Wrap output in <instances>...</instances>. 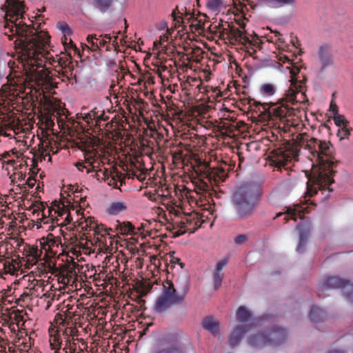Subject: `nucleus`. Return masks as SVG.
<instances>
[{"mask_svg": "<svg viewBox=\"0 0 353 353\" xmlns=\"http://www.w3.org/2000/svg\"><path fill=\"white\" fill-rule=\"evenodd\" d=\"M16 27L13 32L8 35L9 40H12L14 37L16 47L20 49L22 63L26 73L31 79H34L38 84L45 85L46 89L57 88V83L52 78V74L46 63L61 67V71H58L59 77H66L70 79L68 74V68L72 69V57L64 55L63 57H53L46 50L50 42V35L47 32L38 31L33 26V22L28 25L26 23L15 24Z\"/></svg>", "mask_w": 353, "mask_h": 353, "instance_id": "nucleus-1", "label": "nucleus"}, {"mask_svg": "<svg viewBox=\"0 0 353 353\" xmlns=\"http://www.w3.org/2000/svg\"><path fill=\"white\" fill-rule=\"evenodd\" d=\"M299 72V68H296V72L294 70L291 71L290 86L279 105L276 106L274 105L270 107L267 103H261L250 97L242 99L243 104H248L251 108L255 107L259 108L260 112L259 117L263 121H276L277 120L285 121L286 117L295 116L297 109L290 107L288 103L294 105L298 103L307 101L305 89L306 79L303 77L302 80H298L296 78V75Z\"/></svg>", "mask_w": 353, "mask_h": 353, "instance_id": "nucleus-2", "label": "nucleus"}, {"mask_svg": "<svg viewBox=\"0 0 353 353\" xmlns=\"http://www.w3.org/2000/svg\"><path fill=\"white\" fill-rule=\"evenodd\" d=\"M303 145L307 149L313 158L315 159L316 165L312 166V179L314 183L319 190L327 189L332 192L330 188L334 183L333 176L334 171V148L330 141H322L316 138H311Z\"/></svg>", "mask_w": 353, "mask_h": 353, "instance_id": "nucleus-3", "label": "nucleus"}, {"mask_svg": "<svg viewBox=\"0 0 353 353\" xmlns=\"http://www.w3.org/2000/svg\"><path fill=\"white\" fill-rule=\"evenodd\" d=\"M260 194L256 186L244 183L236 187L230 198V204L234 217L238 221H245L256 212Z\"/></svg>", "mask_w": 353, "mask_h": 353, "instance_id": "nucleus-4", "label": "nucleus"}, {"mask_svg": "<svg viewBox=\"0 0 353 353\" xmlns=\"http://www.w3.org/2000/svg\"><path fill=\"white\" fill-rule=\"evenodd\" d=\"M239 25L241 29L226 23L220 31L221 35L232 45L242 46V48L245 49L246 54L254 57V54L256 52V48H261L263 42L256 34L250 35V37H248L247 32L243 30L245 28L244 23Z\"/></svg>", "mask_w": 353, "mask_h": 353, "instance_id": "nucleus-5", "label": "nucleus"}, {"mask_svg": "<svg viewBox=\"0 0 353 353\" xmlns=\"http://www.w3.org/2000/svg\"><path fill=\"white\" fill-rule=\"evenodd\" d=\"M189 291V287L186 285L181 292H177L173 283L166 280L163 283L161 294L157 299L154 310L157 313H162L167 311L173 305L182 304L186 294Z\"/></svg>", "mask_w": 353, "mask_h": 353, "instance_id": "nucleus-6", "label": "nucleus"}, {"mask_svg": "<svg viewBox=\"0 0 353 353\" xmlns=\"http://www.w3.org/2000/svg\"><path fill=\"white\" fill-rule=\"evenodd\" d=\"M8 81L0 89V114L10 110L12 101L26 90V80L21 77L11 78L8 77Z\"/></svg>", "mask_w": 353, "mask_h": 353, "instance_id": "nucleus-7", "label": "nucleus"}, {"mask_svg": "<svg viewBox=\"0 0 353 353\" xmlns=\"http://www.w3.org/2000/svg\"><path fill=\"white\" fill-rule=\"evenodd\" d=\"M287 339L286 331L279 327L274 326L271 330L250 336L248 343L254 348H262L268 345H279Z\"/></svg>", "mask_w": 353, "mask_h": 353, "instance_id": "nucleus-8", "label": "nucleus"}, {"mask_svg": "<svg viewBox=\"0 0 353 353\" xmlns=\"http://www.w3.org/2000/svg\"><path fill=\"white\" fill-rule=\"evenodd\" d=\"M6 5L4 6L6 11L5 28L9 29V32H13L15 29V24L24 23L22 20L26 12V7L23 1L21 0H6Z\"/></svg>", "mask_w": 353, "mask_h": 353, "instance_id": "nucleus-9", "label": "nucleus"}, {"mask_svg": "<svg viewBox=\"0 0 353 353\" xmlns=\"http://www.w3.org/2000/svg\"><path fill=\"white\" fill-rule=\"evenodd\" d=\"M345 289L344 296L347 301L353 303V284L349 280L343 279L339 276H326L318 285L317 295L319 297H323L321 293L330 289Z\"/></svg>", "mask_w": 353, "mask_h": 353, "instance_id": "nucleus-10", "label": "nucleus"}, {"mask_svg": "<svg viewBox=\"0 0 353 353\" xmlns=\"http://www.w3.org/2000/svg\"><path fill=\"white\" fill-rule=\"evenodd\" d=\"M79 148L84 152L85 163H88V165H85L83 162H77L76 167L79 171L86 169L88 174L94 171V168L100 165L99 159L101 155L97 149L94 148V145L87 143H82Z\"/></svg>", "mask_w": 353, "mask_h": 353, "instance_id": "nucleus-11", "label": "nucleus"}, {"mask_svg": "<svg viewBox=\"0 0 353 353\" xmlns=\"http://www.w3.org/2000/svg\"><path fill=\"white\" fill-rule=\"evenodd\" d=\"M108 119V117L104 116V112H101L97 110V108H93L90 112L88 113H79L77 114V120L74 119H70L68 122L73 126L75 123H77V126L81 125L80 120L84 121L87 125L90 127L94 126L96 128H101L103 125V122H105Z\"/></svg>", "mask_w": 353, "mask_h": 353, "instance_id": "nucleus-12", "label": "nucleus"}, {"mask_svg": "<svg viewBox=\"0 0 353 353\" xmlns=\"http://www.w3.org/2000/svg\"><path fill=\"white\" fill-rule=\"evenodd\" d=\"M55 320L59 325V332H60L61 338L65 342V346L68 341H70L72 338L79 336V331L77 327L72 325L70 317L68 319L67 316L63 318L61 314H57Z\"/></svg>", "mask_w": 353, "mask_h": 353, "instance_id": "nucleus-13", "label": "nucleus"}, {"mask_svg": "<svg viewBox=\"0 0 353 353\" xmlns=\"http://www.w3.org/2000/svg\"><path fill=\"white\" fill-rule=\"evenodd\" d=\"M203 223L201 216L199 213L192 212L185 215L179 223V230L177 231V236L182 235L185 232L194 233L199 228Z\"/></svg>", "mask_w": 353, "mask_h": 353, "instance_id": "nucleus-14", "label": "nucleus"}, {"mask_svg": "<svg viewBox=\"0 0 353 353\" xmlns=\"http://www.w3.org/2000/svg\"><path fill=\"white\" fill-rule=\"evenodd\" d=\"M201 176L206 186H208V183L210 185H216L225 181L228 176V173L223 168H205Z\"/></svg>", "mask_w": 353, "mask_h": 353, "instance_id": "nucleus-15", "label": "nucleus"}, {"mask_svg": "<svg viewBox=\"0 0 353 353\" xmlns=\"http://www.w3.org/2000/svg\"><path fill=\"white\" fill-rule=\"evenodd\" d=\"M298 156L299 150L297 149L290 150L277 148L271 152L270 158L275 166L281 167L285 165L292 159L296 160Z\"/></svg>", "mask_w": 353, "mask_h": 353, "instance_id": "nucleus-16", "label": "nucleus"}, {"mask_svg": "<svg viewBox=\"0 0 353 353\" xmlns=\"http://www.w3.org/2000/svg\"><path fill=\"white\" fill-rule=\"evenodd\" d=\"M317 58L321 72H324L328 68L332 67L334 62L331 45L324 43L320 46L317 50Z\"/></svg>", "mask_w": 353, "mask_h": 353, "instance_id": "nucleus-17", "label": "nucleus"}, {"mask_svg": "<svg viewBox=\"0 0 353 353\" xmlns=\"http://www.w3.org/2000/svg\"><path fill=\"white\" fill-rule=\"evenodd\" d=\"M102 35L97 37V34L88 35L86 39L88 43V48L92 51H97L101 48L106 46V51H110L112 48L110 46H107V44L110 43L112 37L108 34H105L102 39H100Z\"/></svg>", "mask_w": 353, "mask_h": 353, "instance_id": "nucleus-18", "label": "nucleus"}, {"mask_svg": "<svg viewBox=\"0 0 353 353\" xmlns=\"http://www.w3.org/2000/svg\"><path fill=\"white\" fill-rule=\"evenodd\" d=\"M54 205L52 207H48L47 209L44 208L42 210V216L43 217H46V211L48 214V216L51 217V219L54 221V216L57 219L56 223L59 225V219L57 217H61L63 215H65L69 209L68 208L67 205H65L63 203L57 202L55 201L53 202Z\"/></svg>", "mask_w": 353, "mask_h": 353, "instance_id": "nucleus-19", "label": "nucleus"}, {"mask_svg": "<svg viewBox=\"0 0 353 353\" xmlns=\"http://www.w3.org/2000/svg\"><path fill=\"white\" fill-rule=\"evenodd\" d=\"M83 229L88 230H93L94 235L97 236V239H99V236H103L105 234H108L109 230H112L111 228H107L103 225H98L94 218L88 217L86 219V224L82 227Z\"/></svg>", "mask_w": 353, "mask_h": 353, "instance_id": "nucleus-20", "label": "nucleus"}, {"mask_svg": "<svg viewBox=\"0 0 353 353\" xmlns=\"http://www.w3.org/2000/svg\"><path fill=\"white\" fill-rule=\"evenodd\" d=\"M248 331V325H238L229 336L228 343L231 347L238 345L243 338L244 334Z\"/></svg>", "mask_w": 353, "mask_h": 353, "instance_id": "nucleus-21", "label": "nucleus"}, {"mask_svg": "<svg viewBox=\"0 0 353 353\" xmlns=\"http://www.w3.org/2000/svg\"><path fill=\"white\" fill-rule=\"evenodd\" d=\"M297 230L299 231V241L296 247V252L302 253L303 248L307 244V239L310 234V228L306 224H299Z\"/></svg>", "mask_w": 353, "mask_h": 353, "instance_id": "nucleus-22", "label": "nucleus"}, {"mask_svg": "<svg viewBox=\"0 0 353 353\" xmlns=\"http://www.w3.org/2000/svg\"><path fill=\"white\" fill-rule=\"evenodd\" d=\"M48 332L50 334V345L52 350H55L54 353H58V350L61 349L63 343L60 332H59V327L57 329L50 327Z\"/></svg>", "mask_w": 353, "mask_h": 353, "instance_id": "nucleus-23", "label": "nucleus"}, {"mask_svg": "<svg viewBox=\"0 0 353 353\" xmlns=\"http://www.w3.org/2000/svg\"><path fill=\"white\" fill-rule=\"evenodd\" d=\"M85 346L86 343L83 339L75 336L72 338L70 341L67 342V345L63 348V350L65 353H74L77 348L82 351Z\"/></svg>", "mask_w": 353, "mask_h": 353, "instance_id": "nucleus-24", "label": "nucleus"}, {"mask_svg": "<svg viewBox=\"0 0 353 353\" xmlns=\"http://www.w3.org/2000/svg\"><path fill=\"white\" fill-rule=\"evenodd\" d=\"M152 353H186V351L182 344L179 342H173L164 347L155 349Z\"/></svg>", "mask_w": 353, "mask_h": 353, "instance_id": "nucleus-25", "label": "nucleus"}, {"mask_svg": "<svg viewBox=\"0 0 353 353\" xmlns=\"http://www.w3.org/2000/svg\"><path fill=\"white\" fill-rule=\"evenodd\" d=\"M125 176H123L122 173L117 170H114L113 172H111L110 175L107 176L105 181L109 185L112 186L116 189H119L120 187L118 186V183H120V186L125 184Z\"/></svg>", "mask_w": 353, "mask_h": 353, "instance_id": "nucleus-26", "label": "nucleus"}, {"mask_svg": "<svg viewBox=\"0 0 353 353\" xmlns=\"http://www.w3.org/2000/svg\"><path fill=\"white\" fill-rule=\"evenodd\" d=\"M115 230L122 235L137 234V232H135V227L129 221L120 222L117 221L115 225Z\"/></svg>", "mask_w": 353, "mask_h": 353, "instance_id": "nucleus-27", "label": "nucleus"}, {"mask_svg": "<svg viewBox=\"0 0 353 353\" xmlns=\"http://www.w3.org/2000/svg\"><path fill=\"white\" fill-rule=\"evenodd\" d=\"M44 281L41 280L33 279L31 283H30L27 288L30 291V295H32L33 297H39L41 292L44 290Z\"/></svg>", "mask_w": 353, "mask_h": 353, "instance_id": "nucleus-28", "label": "nucleus"}, {"mask_svg": "<svg viewBox=\"0 0 353 353\" xmlns=\"http://www.w3.org/2000/svg\"><path fill=\"white\" fill-rule=\"evenodd\" d=\"M202 326L204 329L210 331L213 335L219 332V323L212 316H208L202 321Z\"/></svg>", "mask_w": 353, "mask_h": 353, "instance_id": "nucleus-29", "label": "nucleus"}, {"mask_svg": "<svg viewBox=\"0 0 353 353\" xmlns=\"http://www.w3.org/2000/svg\"><path fill=\"white\" fill-rule=\"evenodd\" d=\"M325 316L326 314L323 310L316 306L312 307L309 314V319L311 321L314 323H319L324 321Z\"/></svg>", "mask_w": 353, "mask_h": 353, "instance_id": "nucleus-30", "label": "nucleus"}, {"mask_svg": "<svg viewBox=\"0 0 353 353\" xmlns=\"http://www.w3.org/2000/svg\"><path fill=\"white\" fill-rule=\"evenodd\" d=\"M259 1L272 8H278L293 4L295 0H259Z\"/></svg>", "mask_w": 353, "mask_h": 353, "instance_id": "nucleus-31", "label": "nucleus"}, {"mask_svg": "<svg viewBox=\"0 0 353 353\" xmlns=\"http://www.w3.org/2000/svg\"><path fill=\"white\" fill-rule=\"evenodd\" d=\"M236 316L237 321L241 323L248 322L252 318V314L244 306L239 307Z\"/></svg>", "mask_w": 353, "mask_h": 353, "instance_id": "nucleus-32", "label": "nucleus"}, {"mask_svg": "<svg viewBox=\"0 0 353 353\" xmlns=\"http://www.w3.org/2000/svg\"><path fill=\"white\" fill-rule=\"evenodd\" d=\"M41 252L37 247L28 246L27 250V256L29 257L28 261L31 263V265L36 264L40 259V253Z\"/></svg>", "mask_w": 353, "mask_h": 353, "instance_id": "nucleus-33", "label": "nucleus"}, {"mask_svg": "<svg viewBox=\"0 0 353 353\" xmlns=\"http://www.w3.org/2000/svg\"><path fill=\"white\" fill-rule=\"evenodd\" d=\"M113 0H93V6L101 12L108 11L112 6Z\"/></svg>", "mask_w": 353, "mask_h": 353, "instance_id": "nucleus-34", "label": "nucleus"}, {"mask_svg": "<svg viewBox=\"0 0 353 353\" xmlns=\"http://www.w3.org/2000/svg\"><path fill=\"white\" fill-rule=\"evenodd\" d=\"M276 90V85L270 83H263L259 88V92L265 97L273 96L275 94Z\"/></svg>", "mask_w": 353, "mask_h": 353, "instance_id": "nucleus-35", "label": "nucleus"}, {"mask_svg": "<svg viewBox=\"0 0 353 353\" xmlns=\"http://www.w3.org/2000/svg\"><path fill=\"white\" fill-rule=\"evenodd\" d=\"M307 208L302 206H296L294 209L288 208L287 210V214L288 216H290L291 219L294 221L297 220L296 214L298 213L300 219H303V214L308 213L309 211L307 210Z\"/></svg>", "mask_w": 353, "mask_h": 353, "instance_id": "nucleus-36", "label": "nucleus"}, {"mask_svg": "<svg viewBox=\"0 0 353 353\" xmlns=\"http://www.w3.org/2000/svg\"><path fill=\"white\" fill-rule=\"evenodd\" d=\"M127 206L124 202H114L110 204L108 212L110 214L117 215L120 212L125 210Z\"/></svg>", "mask_w": 353, "mask_h": 353, "instance_id": "nucleus-37", "label": "nucleus"}, {"mask_svg": "<svg viewBox=\"0 0 353 353\" xmlns=\"http://www.w3.org/2000/svg\"><path fill=\"white\" fill-rule=\"evenodd\" d=\"M41 248L46 250H47L46 245H48L49 248H50L51 246H53L54 245H57L58 240L55 239V237L54 236L53 234H49L47 236L46 241L43 242H41Z\"/></svg>", "mask_w": 353, "mask_h": 353, "instance_id": "nucleus-38", "label": "nucleus"}, {"mask_svg": "<svg viewBox=\"0 0 353 353\" xmlns=\"http://www.w3.org/2000/svg\"><path fill=\"white\" fill-rule=\"evenodd\" d=\"M223 6L222 0H208L207 3L208 8L212 12H219Z\"/></svg>", "mask_w": 353, "mask_h": 353, "instance_id": "nucleus-39", "label": "nucleus"}, {"mask_svg": "<svg viewBox=\"0 0 353 353\" xmlns=\"http://www.w3.org/2000/svg\"><path fill=\"white\" fill-rule=\"evenodd\" d=\"M333 120L334 123L339 126V128L347 126L349 124V121L345 119V116L343 114H335L333 116Z\"/></svg>", "mask_w": 353, "mask_h": 353, "instance_id": "nucleus-40", "label": "nucleus"}, {"mask_svg": "<svg viewBox=\"0 0 353 353\" xmlns=\"http://www.w3.org/2000/svg\"><path fill=\"white\" fill-rule=\"evenodd\" d=\"M223 276V273L214 270L212 277L215 290H218L221 286Z\"/></svg>", "mask_w": 353, "mask_h": 353, "instance_id": "nucleus-41", "label": "nucleus"}, {"mask_svg": "<svg viewBox=\"0 0 353 353\" xmlns=\"http://www.w3.org/2000/svg\"><path fill=\"white\" fill-rule=\"evenodd\" d=\"M3 270L6 274H14L17 271V267L13 263V261H6L3 263Z\"/></svg>", "mask_w": 353, "mask_h": 353, "instance_id": "nucleus-42", "label": "nucleus"}, {"mask_svg": "<svg viewBox=\"0 0 353 353\" xmlns=\"http://www.w3.org/2000/svg\"><path fill=\"white\" fill-rule=\"evenodd\" d=\"M57 28L62 31V32L64 34L65 36V43H66V36L70 35L72 34L71 29L70 28L69 26L67 24V23L64 21H59L57 23Z\"/></svg>", "mask_w": 353, "mask_h": 353, "instance_id": "nucleus-43", "label": "nucleus"}, {"mask_svg": "<svg viewBox=\"0 0 353 353\" xmlns=\"http://www.w3.org/2000/svg\"><path fill=\"white\" fill-rule=\"evenodd\" d=\"M352 130V128H348L347 126L339 128L337 136L340 139H347L350 137Z\"/></svg>", "mask_w": 353, "mask_h": 353, "instance_id": "nucleus-44", "label": "nucleus"}, {"mask_svg": "<svg viewBox=\"0 0 353 353\" xmlns=\"http://www.w3.org/2000/svg\"><path fill=\"white\" fill-rule=\"evenodd\" d=\"M32 298L34 297L32 296V295H30V290H28V288L26 287L24 289L23 293L20 295L19 301H22L23 303H28L32 299Z\"/></svg>", "mask_w": 353, "mask_h": 353, "instance_id": "nucleus-45", "label": "nucleus"}, {"mask_svg": "<svg viewBox=\"0 0 353 353\" xmlns=\"http://www.w3.org/2000/svg\"><path fill=\"white\" fill-rule=\"evenodd\" d=\"M56 296V293L54 290L48 291L45 293H43L41 298H44L46 299H48L47 301V307H49L51 305V301L54 300Z\"/></svg>", "mask_w": 353, "mask_h": 353, "instance_id": "nucleus-46", "label": "nucleus"}, {"mask_svg": "<svg viewBox=\"0 0 353 353\" xmlns=\"http://www.w3.org/2000/svg\"><path fill=\"white\" fill-rule=\"evenodd\" d=\"M145 137L153 138L156 141L163 138V134L159 133L156 130H150L149 132H145Z\"/></svg>", "mask_w": 353, "mask_h": 353, "instance_id": "nucleus-47", "label": "nucleus"}, {"mask_svg": "<svg viewBox=\"0 0 353 353\" xmlns=\"http://www.w3.org/2000/svg\"><path fill=\"white\" fill-rule=\"evenodd\" d=\"M35 183H36V179H34V177L30 176L27 179L25 184H22L21 185H19V187L20 188V189L21 190H23V189H26V185H28L30 188H32L34 186Z\"/></svg>", "mask_w": 353, "mask_h": 353, "instance_id": "nucleus-48", "label": "nucleus"}, {"mask_svg": "<svg viewBox=\"0 0 353 353\" xmlns=\"http://www.w3.org/2000/svg\"><path fill=\"white\" fill-rule=\"evenodd\" d=\"M248 239V236L247 234H240V235H238L235 239H234V243L236 244V245H241V244H243L244 243H245Z\"/></svg>", "mask_w": 353, "mask_h": 353, "instance_id": "nucleus-49", "label": "nucleus"}, {"mask_svg": "<svg viewBox=\"0 0 353 353\" xmlns=\"http://www.w3.org/2000/svg\"><path fill=\"white\" fill-rule=\"evenodd\" d=\"M227 263H228V260L226 259H223L221 260L220 261H219L216 263L214 270L221 272L222 270L227 265Z\"/></svg>", "mask_w": 353, "mask_h": 353, "instance_id": "nucleus-50", "label": "nucleus"}, {"mask_svg": "<svg viewBox=\"0 0 353 353\" xmlns=\"http://www.w3.org/2000/svg\"><path fill=\"white\" fill-rule=\"evenodd\" d=\"M172 15L174 18V21L179 22V19L182 20L181 13L178 10V8L176 7L172 13Z\"/></svg>", "mask_w": 353, "mask_h": 353, "instance_id": "nucleus-51", "label": "nucleus"}, {"mask_svg": "<svg viewBox=\"0 0 353 353\" xmlns=\"http://www.w3.org/2000/svg\"><path fill=\"white\" fill-rule=\"evenodd\" d=\"M65 217L64 219V221L60 223V225H68L71 223L72 221V218L70 215V211L68 210V212L65 214Z\"/></svg>", "mask_w": 353, "mask_h": 353, "instance_id": "nucleus-52", "label": "nucleus"}, {"mask_svg": "<svg viewBox=\"0 0 353 353\" xmlns=\"http://www.w3.org/2000/svg\"><path fill=\"white\" fill-rule=\"evenodd\" d=\"M118 36L112 37V39L110 41V43H112V46H113L114 50H117L119 48V44L117 42Z\"/></svg>", "mask_w": 353, "mask_h": 353, "instance_id": "nucleus-53", "label": "nucleus"}, {"mask_svg": "<svg viewBox=\"0 0 353 353\" xmlns=\"http://www.w3.org/2000/svg\"><path fill=\"white\" fill-rule=\"evenodd\" d=\"M141 143L143 145H145V146H148V147H151L152 148L153 147V145H154V143L149 141L146 137L143 138L142 141H141Z\"/></svg>", "mask_w": 353, "mask_h": 353, "instance_id": "nucleus-54", "label": "nucleus"}, {"mask_svg": "<svg viewBox=\"0 0 353 353\" xmlns=\"http://www.w3.org/2000/svg\"><path fill=\"white\" fill-rule=\"evenodd\" d=\"M317 193V190L316 188H314V190H313L312 188H310L308 187L307 188V192H306V194L309 196H312L314 194H316Z\"/></svg>", "mask_w": 353, "mask_h": 353, "instance_id": "nucleus-55", "label": "nucleus"}, {"mask_svg": "<svg viewBox=\"0 0 353 353\" xmlns=\"http://www.w3.org/2000/svg\"><path fill=\"white\" fill-rule=\"evenodd\" d=\"M279 59L283 63H292V60L286 55H281Z\"/></svg>", "mask_w": 353, "mask_h": 353, "instance_id": "nucleus-56", "label": "nucleus"}, {"mask_svg": "<svg viewBox=\"0 0 353 353\" xmlns=\"http://www.w3.org/2000/svg\"><path fill=\"white\" fill-rule=\"evenodd\" d=\"M330 110L333 112L334 115L335 114H339L338 113V108L336 104L331 103V104L330 105Z\"/></svg>", "mask_w": 353, "mask_h": 353, "instance_id": "nucleus-57", "label": "nucleus"}, {"mask_svg": "<svg viewBox=\"0 0 353 353\" xmlns=\"http://www.w3.org/2000/svg\"><path fill=\"white\" fill-rule=\"evenodd\" d=\"M161 192H162L161 196L165 198H168L170 194V192L168 188H165V190L162 189Z\"/></svg>", "mask_w": 353, "mask_h": 353, "instance_id": "nucleus-58", "label": "nucleus"}, {"mask_svg": "<svg viewBox=\"0 0 353 353\" xmlns=\"http://www.w3.org/2000/svg\"><path fill=\"white\" fill-rule=\"evenodd\" d=\"M171 263H179L181 266V268H183L184 265V263L180 262V259L179 258L174 257V256H172V258L171 259Z\"/></svg>", "mask_w": 353, "mask_h": 353, "instance_id": "nucleus-59", "label": "nucleus"}, {"mask_svg": "<svg viewBox=\"0 0 353 353\" xmlns=\"http://www.w3.org/2000/svg\"><path fill=\"white\" fill-rule=\"evenodd\" d=\"M106 65L108 67H114L117 65V63L114 59H108L107 61Z\"/></svg>", "mask_w": 353, "mask_h": 353, "instance_id": "nucleus-60", "label": "nucleus"}, {"mask_svg": "<svg viewBox=\"0 0 353 353\" xmlns=\"http://www.w3.org/2000/svg\"><path fill=\"white\" fill-rule=\"evenodd\" d=\"M17 179L19 181H23L25 179L26 175L25 174H23L22 172H18L17 174Z\"/></svg>", "mask_w": 353, "mask_h": 353, "instance_id": "nucleus-61", "label": "nucleus"}, {"mask_svg": "<svg viewBox=\"0 0 353 353\" xmlns=\"http://www.w3.org/2000/svg\"><path fill=\"white\" fill-rule=\"evenodd\" d=\"M0 156H1L0 160L6 159H8V157H10V154L8 152H5L2 154H1Z\"/></svg>", "mask_w": 353, "mask_h": 353, "instance_id": "nucleus-62", "label": "nucleus"}, {"mask_svg": "<svg viewBox=\"0 0 353 353\" xmlns=\"http://www.w3.org/2000/svg\"><path fill=\"white\" fill-rule=\"evenodd\" d=\"M137 177L139 181H142L145 179L144 174L143 173L140 174L139 176H137Z\"/></svg>", "mask_w": 353, "mask_h": 353, "instance_id": "nucleus-63", "label": "nucleus"}, {"mask_svg": "<svg viewBox=\"0 0 353 353\" xmlns=\"http://www.w3.org/2000/svg\"><path fill=\"white\" fill-rule=\"evenodd\" d=\"M166 70V66L163 65L158 69V72L161 73V71H165Z\"/></svg>", "mask_w": 353, "mask_h": 353, "instance_id": "nucleus-64", "label": "nucleus"}]
</instances>
